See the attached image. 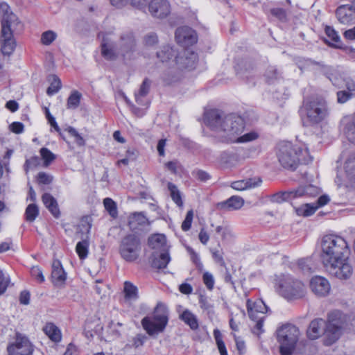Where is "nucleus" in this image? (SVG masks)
<instances>
[{
  "mask_svg": "<svg viewBox=\"0 0 355 355\" xmlns=\"http://www.w3.org/2000/svg\"><path fill=\"white\" fill-rule=\"evenodd\" d=\"M234 340L236 343V349L239 353V354H243L245 352V343L243 340H242L240 337L236 336L234 334Z\"/></svg>",
  "mask_w": 355,
  "mask_h": 355,
  "instance_id": "0e129e2a",
  "label": "nucleus"
},
{
  "mask_svg": "<svg viewBox=\"0 0 355 355\" xmlns=\"http://www.w3.org/2000/svg\"><path fill=\"white\" fill-rule=\"evenodd\" d=\"M103 205H104L105 209L107 211L109 214L112 218L117 217L118 211H117L116 204L112 199H111L110 198H105L103 200Z\"/></svg>",
  "mask_w": 355,
  "mask_h": 355,
  "instance_id": "37998d69",
  "label": "nucleus"
},
{
  "mask_svg": "<svg viewBox=\"0 0 355 355\" xmlns=\"http://www.w3.org/2000/svg\"><path fill=\"white\" fill-rule=\"evenodd\" d=\"M168 315L166 307L162 304H158L153 318L145 317L142 319L143 328L150 336L162 332L168 324Z\"/></svg>",
  "mask_w": 355,
  "mask_h": 355,
  "instance_id": "0eeeda50",
  "label": "nucleus"
},
{
  "mask_svg": "<svg viewBox=\"0 0 355 355\" xmlns=\"http://www.w3.org/2000/svg\"><path fill=\"white\" fill-rule=\"evenodd\" d=\"M202 281L209 291H211L214 288L215 281L211 272L207 271L205 272L202 275Z\"/></svg>",
  "mask_w": 355,
  "mask_h": 355,
  "instance_id": "de8ad7c7",
  "label": "nucleus"
},
{
  "mask_svg": "<svg viewBox=\"0 0 355 355\" xmlns=\"http://www.w3.org/2000/svg\"><path fill=\"white\" fill-rule=\"evenodd\" d=\"M175 51L170 46H164L160 51L157 53V58L161 62H165L175 57Z\"/></svg>",
  "mask_w": 355,
  "mask_h": 355,
  "instance_id": "c9c22d12",
  "label": "nucleus"
},
{
  "mask_svg": "<svg viewBox=\"0 0 355 355\" xmlns=\"http://www.w3.org/2000/svg\"><path fill=\"white\" fill-rule=\"evenodd\" d=\"M262 180L259 177L241 180L232 182L231 187L237 191H243L245 189L254 188L261 184Z\"/></svg>",
  "mask_w": 355,
  "mask_h": 355,
  "instance_id": "cd10ccee",
  "label": "nucleus"
},
{
  "mask_svg": "<svg viewBox=\"0 0 355 355\" xmlns=\"http://www.w3.org/2000/svg\"><path fill=\"white\" fill-rule=\"evenodd\" d=\"M121 57L123 60H131L137 51V41L135 34L131 31L123 33L117 42Z\"/></svg>",
  "mask_w": 355,
  "mask_h": 355,
  "instance_id": "4468645a",
  "label": "nucleus"
},
{
  "mask_svg": "<svg viewBox=\"0 0 355 355\" xmlns=\"http://www.w3.org/2000/svg\"><path fill=\"white\" fill-rule=\"evenodd\" d=\"M175 40L182 46L188 47L197 42V34L194 30L188 26H182L177 28L175 31Z\"/></svg>",
  "mask_w": 355,
  "mask_h": 355,
  "instance_id": "f3484780",
  "label": "nucleus"
},
{
  "mask_svg": "<svg viewBox=\"0 0 355 355\" xmlns=\"http://www.w3.org/2000/svg\"><path fill=\"white\" fill-rule=\"evenodd\" d=\"M277 338L282 355H291L299 340L300 331L293 324L285 323L277 329Z\"/></svg>",
  "mask_w": 355,
  "mask_h": 355,
  "instance_id": "423d86ee",
  "label": "nucleus"
},
{
  "mask_svg": "<svg viewBox=\"0 0 355 355\" xmlns=\"http://www.w3.org/2000/svg\"><path fill=\"white\" fill-rule=\"evenodd\" d=\"M123 292L125 299L129 300H135L139 297L137 286L130 282H125L124 283Z\"/></svg>",
  "mask_w": 355,
  "mask_h": 355,
  "instance_id": "4c0bfd02",
  "label": "nucleus"
},
{
  "mask_svg": "<svg viewBox=\"0 0 355 355\" xmlns=\"http://www.w3.org/2000/svg\"><path fill=\"white\" fill-rule=\"evenodd\" d=\"M42 200L44 205L51 213V214L55 218H58L60 215V212L55 198L53 197L50 193H45L42 195Z\"/></svg>",
  "mask_w": 355,
  "mask_h": 355,
  "instance_id": "c85d7f7f",
  "label": "nucleus"
},
{
  "mask_svg": "<svg viewBox=\"0 0 355 355\" xmlns=\"http://www.w3.org/2000/svg\"><path fill=\"white\" fill-rule=\"evenodd\" d=\"M17 46L11 26H1L0 32V51L4 56H10Z\"/></svg>",
  "mask_w": 355,
  "mask_h": 355,
  "instance_id": "2eb2a0df",
  "label": "nucleus"
},
{
  "mask_svg": "<svg viewBox=\"0 0 355 355\" xmlns=\"http://www.w3.org/2000/svg\"><path fill=\"white\" fill-rule=\"evenodd\" d=\"M328 322H326V321L322 318H316L310 322L307 329V336L311 340L317 339L322 334H324V336H325V331ZM324 340L325 337H324Z\"/></svg>",
  "mask_w": 355,
  "mask_h": 355,
  "instance_id": "5701e85b",
  "label": "nucleus"
},
{
  "mask_svg": "<svg viewBox=\"0 0 355 355\" xmlns=\"http://www.w3.org/2000/svg\"><path fill=\"white\" fill-rule=\"evenodd\" d=\"M7 351L9 355H31L33 349L26 336L20 333H17L15 341L8 345Z\"/></svg>",
  "mask_w": 355,
  "mask_h": 355,
  "instance_id": "dca6fc26",
  "label": "nucleus"
},
{
  "mask_svg": "<svg viewBox=\"0 0 355 355\" xmlns=\"http://www.w3.org/2000/svg\"><path fill=\"white\" fill-rule=\"evenodd\" d=\"M310 288L313 293L319 297L327 295L331 289L328 280L320 276L313 277L311 279Z\"/></svg>",
  "mask_w": 355,
  "mask_h": 355,
  "instance_id": "412c9836",
  "label": "nucleus"
},
{
  "mask_svg": "<svg viewBox=\"0 0 355 355\" xmlns=\"http://www.w3.org/2000/svg\"><path fill=\"white\" fill-rule=\"evenodd\" d=\"M61 88V81L56 76H53V80L51 85L47 88L46 93L49 96H52L60 90Z\"/></svg>",
  "mask_w": 355,
  "mask_h": 355,
  "instance_id": "a18cd8bd",
  "label": "nucleus"
},
{
  "mask_svg": "<svg viewBox=\"0 0 355 355\" xmlns=\"http://www.w3.org/2000/svg\"><path fill=\"white\" fill-rule=\"evenodd\" d=\"M298 67L302 70H313L320 67L322 72L329 78L336 87H339L341 83V75L335 68L324 65L322 62L314 61L310 58H300L297 60Z\"/></svg>",
  "mask_w": 355,
  "mask_h": 355,
  "instance_id": "9d476101",
  "label": "nucleus"
},
{
  "mask_svg": "<svg viewBox=\"0 0 355 355\" xmlns=\"http://www.w3.org/2000/svg\"><path fill=\"white\" fill-rule=\"evenodd\" d=\"M44 334L53 342L61 340L62 336L60 329L53 323H47L43 328Z\"/></svg>",
  "mask_w": 355,
  "mask_h": 355,
  "instance_id": "2f4dec72",
  "label": "nucleus"
},
{
  "mask_svg": "<svg viewBox=\"0 0 355 355\" xmlns=\"http://www.w3.org/2000/svg\"><path fill=\"white\" fill-rule=\"evenodd\" d=\"M352 96V93L346 91H339L337 92V101L339 103H345Z\"/></svg>",
  "mask_w": 355,
  "mask_h": 355,
  "instance_id": "052dcab7",
  "label": "nucleus"
},
{
  "mask_svg": "<svg viewBox=\"0 0 355 355\" xmlns=\"http://www.w3.org/2000/svg\"><path fill=\"white\" fill-rule=\"evenodd\" d=\"M275 291L286 299H297L305 294V286L299 280L290 275H281L274 279Z\"/></svg>",
  "mask_w": 355,
  "mask_h": 355,
  "instance_id": "39448f33",
  "label": "nucleus"
},
{
  "mask_svg": "<svg viewBox=\"0 0 355 355\" xmlns=\"http://www.w3.org/2000/svg\"><path fill=\"white\" fill-rule=\"evenodd\" d=\"M191 174L196 179L201 182H207L211 179V175L201 169H195L191 172Z\"/></svg>",
  "mask_w": 355,
  "mask_h": 355,
  "instance_id": "09e8293b",
  "label": "nucleus"
},
{
  "mask_svg": "<svg viewBox=\"0 0 355 355\" xmlns=\"http://www.w3.org/2000/svg\"><path fill=\"white\" fill-rule=\"evenodd\" d=\"M214 336L220 354L228 355L225 343L223 340L222 334L218 329H216L214 330Z\"/></svg>",
  "mask_w": 355,
  "mask_h": 355,
  "instance_id": "a19ab883",
  "label": "nucleus"
},
{
  "mask_svg": "<svg viewBox=\"0 0 355 355\" xmlns=\"http://www.w3.org/2000/svg\"><path fill=\"white\" fill-rule=\"evenodd\" d=\"M319 208L315 203H306L295 209V211L298 216L304 217L313 215Z\"/></svg>",
  "mask_w": 355,
  "mask_h": 355,
  "instance_id": "f704fd0d",
  "label": "nucleus"
},
{
  "mask_svg": "<svg viewBox=\"0 0 355 355\" xmlns=\"http://www.w3.org/2000/svg\"><path fill=\"white\" fill-rule=\"evenodd\" d=\"M111 4L116 8H122L130 3L131 6L139 9H145L148 0H110Z\"/></svg>",
  "mask_w": 355,
  "mask_h": 355,
  "instance_id": "7c9ffc66",
  "label": "nucleus"
},
{
  "mask_svg": "<svg viewBox=\"0 0 355 355\" xmlns=\"http://www.w3.org/2000/svg\"><path fill=\"white\" fill-rule=\"evenodd\" d=\"M0 12L2 14L1 25L5 26H11L13 24H19V21L10 8L8 3L3 2L0 4Z\"/></svg>",
  "mask_w": 355,
  "mask_h": 355,
  "instance_id": "bb28decb",
  "label": "nucleus"
},
{
  "mask_svg": "<svg viewBox=\"0 0 355 355\" xmlns=\"http://www.w3.org/2000/svg\"><path fill=\"white\" fill-rule=\"evenodd\" d=\"M277 157L281 165L291 171L295 170L300 163L307 164L312 161L306 148L289 141H283L279 144Z\"/></svg>",
  "mask_w": 355,
  "mask_h": 355,
  "instance_id": "20e7f679",
  "label": "nucleus"
},
{
  "mask_svg": "<svg viewBox=\"0 0 355 355\" xmlns=\"http://www.w3.org/2000/svg\"><path fill=\"white\" fill-rule=\"evenodd\" d=\"M171 258L168 252L162 253L159 257L153 259L152 266L157 269L165 268L170 262Z\"/></svg>",
  "mask_w": 355,
  "mask_h": 355,
  "instance_id": "e433bc0d",
  "label": "nucleus"
},
{
  "mask_svg": "<svg viewBox=\"0 0 355 355\" xmlns=\"http://www.w3.org/2000/svg\"><path fill=\"white\" fill-rule=\"evenodd\" d=\"M337 19L340 24L350 25L355 23V7L352 4L340 6L336 11Z\"/></svg>",
  "mask_w": 355,
  "mask_h": 355,
  "instance_id": "aec40b11",
  "label": "nucleus"
},
{
  "mask_svg": "<svg viewBox=\"0 0 355 355\" xmlns=\"http://www.w3.org/2000/svg\"><path fill=\"white\" fill-rule=\"evenodd\" d=\"M345 331H355V315H347L338 310L331 311L328 314L324 345H331Z\"/></svg>",
  "mask_w": 355,
  "mask_h": 355,
  "instance_id": "7ed1b4c3",
  "label": "nucleus"
},
{
  "mask_svg": "<svg viewBox=\"0 0 355 355\" xmlns=\"http://www.w3.org/2000/svg\"><path fill=\"white\" fill-rule=\"evenodd\" d=\"M82 94L78 91H73L67 98V108L70 110L76 109L80 103Z\"/></svg>",
  "mask_w": 355,
  "mask_h": 355,
  "instance_id": "58836bf2",
  "label": "nucleus"
},
{
  "mask_svg": "<svg viewBox=\"0 0 355 355\" xmlns=\"http://www.w3.org/2000/svg\"><path fill=\"white\" fill-rule=\"evenodd\" d=\"M320 193V189L313 184H306L299 187L297 189L278 192L271 196V201L282 202L291 201L300 197H315Z\"/></svg>",
  "mask_w": 355,
  "mask_h": 355,
  "instance_id": "9b49d317",
  "label": "nucleus"
},
{
  "mask_svg": "<svg viewBox=\"0 0 355 355\" xmlns=\"http://www.w3.org/2000/svg\"><path fill=\"white\" fill-rule=\"evenodd\" d=\"M45 115L46 118L48 120L49 124L57 131L59 132L60 130L58 123L55 121V118L51 114L49 110L47 107H45Z\"/></svg>",
  "mask_w": 355,
  "mask_h": 355,
  "instance_id": "69168bd1",
  "label": "nucleus"
},
{
  "mask_svg": "<svg viewBox=\"0 0 355 355\" xmlns=\"http://www.w3.org/2000/svg\"><path fill=\"white\" fill-rule=\"evenodd\" d=\"M215 231L216 234L221 236L222 239H225L228 235L231 234V231L227 225H217Z\"/></svg>",
  "mask_w": 355,
  "mask_h": 355,
  "instance_id": "4d7b16f0",
  "label": "nucleus"
},
{
  "mask_svg": "<svg viewBox=\"0 0 355 355\" xmlns=\"http://www.w3.org/2000/svg\"><path fill=\"white\" fill-rule=\"evenodd\" d=\"M98 37L101 38V55L107 60L114 61L121 56L117 43L115 42L114 35L112 33H99Z\"/></svg>",
  "mask_w": 355,
  "mask_h": 355,
  "instance_id": "ddd939ff",
  "label": "nucleus"
},
{
  "mask_svg": "<svg viewBox=\"0 0 355 355\" xmlns=\"http://www.w3.org/2000/svg\"><path fill=\"white\" fill-rule=\"evenodd\" d=\"M39 214L38 207L35 204L28 205L25 211L26 220L28 222H33Z\"/></svg>",
  "mask_w": 355,
  "mask_h": 355,
  "instance_id": "c03bdc74",
  "label": "nucleus"
},
{
  "mask_svg": "<svg viewBox=\"0 0 355 355\" xmlns=\"http://www.w3.org/2000/svg\"><path fill=\"white\" fill-rule=\"evenodd\" d=\"M198 54L189 49H184L182 54L175 57V62L180 69L191 70L198 61Z\"/></svg>",
  "mask_w": 355,
  "mask_h": 355,
  "instance_id": "6ab92c4d",
  "label": "nucleus"
},
{
  "mask_svg": "<svg viewBox=\"0 0 355 355\" xmlns=\"http://www.w3.org/2000/svg\"><path fill=\"white\" fill-rule=\"evenodd\" d=\"M37 180L40 184H49L52 182L53 177L44 172H40L37 175Z\"/></svg>",
  "mask_w": 355,
  "mask_h": 355,
  "instance_id": "680f3d73",
  "label": "nucleus"
},
{
  "mask_svg": "<svg viewBox=\"0 0 355 355\" xmlns=\"http://www.w3.org/2000/svg\"><path fill=\"white\" fill-rule=\"evenodd\" d=\"M150 223L142 213H134L128 218V226L132 231H142Z\"/></svg>",
  "mask_w": 355,
  "mask_h": 355,
  "instance_id": "a878e982",
  "label": "nucleus"
},
{
  "mask_svg": "<svg viewBox=\"0 0 355 355\" xmlns=\"http://www.w3.org/2000/svg\"><path fill=\"white\" fill-rule=\"evenodd\" d=\"M40 155L46 166L49 165L55 158V155L46 148H42L40 149Z\"/></svg>",
  "mask_w": 355,
  "mask_h": 355,
  "instance_id": "8fccbe9b",
  "label": "nucleus"
},
{
  "mask_svg": "<svg viewBox=\"0 0 355 355\" xmlns=\"http://www.w3.org/2000/svg\"><path fill=\"white\" fill-rule=\"evenodd\" d=\"M325 33L334 42L337 44L340 42V36L333 27L327 26L325 28Z\"/></svg>",
  "mask_w": 355,
  "mask_h": 355,
  "instance_id": "5fc2aeb1",
  "label": "nucleus"
},
{
  "mask_svg": "<svg viewBox=\"0 0 355 355\" xmlns=\"http://www.w3.org/2000/svg\"><path fill=\"white\" fill-rule=\"evenodd\" d=\"M302 112L306 114L309 122L313 124L319 123L329 114L327 102L320 98L304 103Z\"/></svg>",
  "mask_w": 355,
  "mask_h": 355,
  "instance_id": "1a4fd4ad",
  "label": "nucleus"
},
{
  "mask_svg": "<svg viewBox=\"0 0 355 355\" xmlns=\"http://www.w3.org/2000/svg\"><path fill=\"white\" fill-rule=\"evenodd\" d=\"M51 278L53 284L56 286H62L65 284L67 273L64 270L61 262L58 259L53 261Z\"/></svg>",
  "mask_w": 355,
  "mask_h": 355,
  "instance_id": "393cba45",
  "label": "nucleus"
},
{
  "mask_svg": "<svg viewBox=\"0 0 355 355\" xmlns=\"http://www.w3.org/2000/svg\"><path fill=\"white\" fill-rule=\"evenodd\" d=\"M150 15L156 18H165L171 12V5L167 0H152L148 4Z\"/></svg>",
  "mask_w": 355,
  "mask_h": 355,
  "instance_id": "a211bd4d",
  "label": "nucleus"
},
{
  "mask_svg": "<svg viewBox=\"0 0 355 355\" xmlns=\"http://www.w3.org/2000/svg\"><path fill=\"white\" fill-rule=\"evenodd\" d=\"M238 74L241 78L246 79L250 83L251 79L259 76L258 66L255 60H246L238 70Z\"/></svg>",
  "mask_w": 355,
  "mask_h": 355,
  "instance_id": "4be33fe9",
  "label": "nucleus"
},
{
  "mask_svg": "<svg viewBox=\"0 0 355 355\" xmlns=\"http://www.w3.org/2000/svg\"><path fill=\"white\" fill-rule=\"evenodd\" d=\"M9 283L10 279L8 276L6 275L3 271L0 270V295L6 291Z\"/></svg>",
  "mask_w": 355,
  "mask_h": 355,
  "instance_id": "6e6d98bb",
  "label": "nucleus"
},
{
  "mask_svg": "<svg viewBox=\"0 0 355 355\" xmlns=\"http://www.w3.org/2000/svg\"><path fill=\"white\" fill-rule=\"evenodd\" d=\"M247 309L250 318L256 321V324L253 329V333L257 336L263 334V329L266 311V305L263 300H259L252 302L247 301Z\"/></svg>",
  "mask_w": 355,
  "mask_h": 355,
  "instance_id": "f8f14e48",
  "label": "nucleus"
},
{
  "mask_svg": "<svg viewBox=\"0 0 355 355\" xmlns=\"http://www.w3.org/2000/svg\"><path fill=\"white\" fill-rule=\"evenodd\" d=\"M187 252L191 255V259L193 261V262L196 265V266L200 269L202 270L203 265L200 262V258L198 257V254L194 251V250L191 247L187 248Z\"/></svg>",
  "mask_w": 355,
  "mask_h": 355,
  "instance_id": "13d9d810",
  "label": "nucleus"
},
{
  "mask_svg": "<svg viewBox=\"0 0 355 355\" xmlns=\"http://www.w3.org/2000/svg\"><path fill=\"white\" fill-rule=\"evenodd\" d=\"M270 12L273 16L276 17L281 21H284L286 18V11L282 8H277L271 9Z\"/></svg>",
  "mask_w": 355,
  "mask_h": 355,
  "instance_id": "338daca9",
  "label": "nucleus"
},
{
  "mask_svg": "<svg viewBox=\"0 0 355 355\" xmlns=\"http://www.w3.org/2000/svg\"><path fill=\"white\" fill-rule=\"evenodd\" d=\"M212 257L215 260L216 262L220 264L221 266L225 267V263L223 259L222 253L216 249H212L211 250Z\"/></svg>",
  "mask_w": 355,
  "mask_h": 355,
  "instance_id": "e2e57ef3",
  "label": "nucleus"
},
{
  "mask_svg": "<svg viewBox=\"0 0 355 355\" xmlns=\"http://www.w3.org/2000/svg\"><path fill=\"white\" fill-rule=\"evenodd\" d=\"M350 250L345 239L334 234L325 235L321 240V262L326 271L340 279H347L352 275L349 262Z\"/></svg>",
  "mask_w": 355,
  "mask_h": 355,
  "instance_id": "f257e3e1",
  "label": "nucleus"
},
{
  "mask_svg": "<svg viewBox=\"0 0 355 355\" xmlns=\"http://www.w3.org/2000/svg\"><path fill=\"white\" fill-rule=\"evenodd\" d=\"M151 82L148 78H145L141 85L139 89L135 93V101L140 105H148V103L146 102L144 98L147 96L149 92Z\"/></svg>",
  "mask_w": 355,
  "mask_h": 355,
  "instance_id": "c756f323",
  "label": "nucleus"
},
{
  "mask_svg": "<svg viewBox=\"0 0 355 355\" xmlns=\"http://www.w3.org/2000/svg\"><path fill=\"white\" fill-rule=\"evenodd\" d=\"M143 42L146 46H153L157 44L158 37L155 33H149L144 37Z\"/></svg>",
  "mask_w": 355,
  "mask_h": 355,
  "instance_id": "3c124183",
  "label": "nucleus"
},
{
  "mask_svg": "<svg viewBox=\"0 0 355 355\" xmlns=\"http://www.w3.org/2000/svg\"><path fill=\"white\" fill-rule=\"evenodd\" d=\"M57 37V34L53 31L44 32L41 36V42L44 45H50Z\"/></svg>",
  "mask_w": 355,
  "mask_h": 355,
  "instance_id": "49530a36",
  "label": "nucleus"
},
{
  "mask_svg": "<svg viewBox=\"0 0 355 355\" xmlns=\"http://www.w3.org/2000/svg\"><path fill=\"white\" fill-rule=\"evenodd\" d=\"M31 276L39 283H43L45 280L42 270L38 266H33L31 269Z\"/></svg>",
  "mask_w": 355,
  "mask_h": 355,
  "instance_id": "603ef678",
  "label": "nucleus"
},
{
  "mask_svg": "<svg viewBox=\"0 0 355 355\" xmlns=\"http://www.w3.org/2000/svg\"><path fill=\"white\" fill-rule=\"evenodd\" d=\"M10 130L15 134H21L24 132V125L21 122H13L10 125Z\"/></svg>",
  "mask_w": 355,
  "mask_h": 355,
  "instance_id": "774afa93",
  "label": "nucleus"
},
{
  "mask_svg": "<svg viewBox=\"0 0 355 355\" xmlns=\"http://www.w3.org/2000/svg\"><path fill=\"white\" fill-rule=\"evenodd\" d=\"M244 200L238 196H232L226 200L216 205V209L222 211H230L240 209L244 205Z\"/></svg>",
  "mask_w": 355,
  "mask_h": 355,
  "instance_id": "b1692460",
  "label": "nucleus"
},
{
  "mask_svg": "<svg viewBox=\"0 0 355 355\" xmlns=\"http://www.w3.org/2000/svg\"><path fill=\"white\" fill-rule=\"evenodd\" d=\"M40 159L37 156L32 157L30 159H26L24 164L25 170L28 171L30 168L36 167L40 164Z\"/></svg>",
  "mask_w": 355,
  "mask_h": 355,
  "instance_id": "bf43d9fd",
  "label": "nucleus"
},
{
  "mask_svg": "<svg viewBox=\"0 0 355 355\" xmlns=\"http://www.w3.org/2000/svg\"><path fill=\"white\" fill-rule=\"evenodd\" d=\"M141 250V239L135 234L125 235L119 243V254L122 259L128 262L136 261L139 257Z\"/></svg>",
  "mask_w": 355,
  "mask_h": 355,
  "instance_id": "6e6552de",
  "label": "nucleus"
},
{
  "mask_svg": "<svg viewBox=\"0 0 355 355\" xmlns=\"http://www.w3.org/2000/svg\"><path fill=\"white\" fill-rule=\"evenodd\" d=\"M180 318L192 330L198 329L199 324L197 317L189 310H185L180 315Z\"/></svg>",
  "mask_w": 355,
  "mask_h": 355,
  "instance_id": "473e14b6",
  "label": "nucleus"
},
{
  "mask_svg": "<svg viewBox=\"0 0 355 355\" xmlns=\"http://www.w3.org/2000/svg\"><path fill=\"white\" fill-rule=\"evenodd\" d=\"M193 210L191 209L187 211L186 217H185L184 221L182 222V230L183 231L187 232L189 230H190L191 223H192V220H193Z\"/></svg>",
  "mask_w": 355,
  "mask_h": 355,
  "instance_id": "864d4df0",
  "label": "nucleus"
},
{
  "mask_svg": "<svg viewBox=\"0 0 355 355\" xmlns=\"http://www.w3.org/2000/svg\"><path fill=\"white\" fill-rule=\"evenodd\" d=\"M166 241L164 234H155L148 238V245L152 249H160L166 244Z\"/></svg>",
  "mask_w": 355,
  "mask_h": 355,
  "instance_id": "72a5a7b5",
  "label": "nucleus"
},
{
  "mask_svg": "<svg viewBox=\"0 0 355 355\" xmlns=\"http://www.w3.org/2000/svg\"><path fill=\"white\" fill-rule=\"evenodd\" d=\"M205 123L216 132L220 141L226 143H246L257 139L258 134L250 132L241 135L245 123L239 115H224L218 110H211L205 114Z\"/></svg>",
  "mask_w": 355,
  "mask_h": 355,
  "instance_id": "f03ea898",
  "label": "nucleus"
},
{
  "mask_svg": "<svg viewBox=\"0 0 355 355\" xmlns=\"http://www.w3.org/2000/svg\"><path fill=\"white\" fill-rule=\"evenodd\" d=\"M168 189L170 191L171 197L172 200L174 201V202L178 206H182L183 204V202H182V200L181 198L180 193L178 189L177 188V187L174 184H173L171 182H168Z\"/></svg>",
  "mask_w": 355,
  "mask_h": 355,
  "instance_id": "ea45409f",
  "label": "nucleus"
},
{
  "mask_svg": "<svg viewBox=\"0 0 355 355\" xmlns=\"http://www.w3.org/2000/svg\"><path fill=\"white\" fill-rule=\"evenodd\" d=\"M89 242L87 240L79 241L76 247V251L80 259H85L88 254Z\"/></svg>",
  "mask_w": 355,
  "mask_h": 355,
  "instance_id": "79ce46f5",
  "label": "nucleus"
}]
</instances>
